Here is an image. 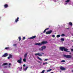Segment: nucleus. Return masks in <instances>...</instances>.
<instances>
[{
  "instance_id": "1",
  "label": "nucleus",
  "mask_w": 73,
  "mask_h": 73,
  "mask_svg": "<svg viewBox=\"0 0 73 73\" xmlns=\"http://www.w3.org/2000/svg\"><path fill=\"white\" fill-rule=\"evenodd\" d=\"M60 49L62 51H65V52H70V51H68V49L67 48H65V47H60Z\"/></svg>"
},
{
  "instance_id": "2",
  "label": "nucleus",
  "mask_w": 73,
  "mask_h": 73,
  "mask_svg": "<svg viewBox=\"0 0 73 73\" xmlns=\"http://www.w3.org/2000/svg\"><path fill=\"white\" fill-rule=\"evenodd\" d=\"M21 61H22V58H20V59L17 60V62L19 64H21Z\"/></svg>"
},
{
  "instance_id": "3",
  "label": "nucleus",
  "mask_w": 73,
  "mask_h": 73,
  "mask_svg": "<svg viewBox=\"0 0 73 73\" xmlns=\"http://www.w3.org/2000/svg\"><path fill=\"white\" fill-rule=\"evenodd\" d=\"M64 57H66V58H71V56L69 55H64Z\"/></svg>"
},
{
  "instance_id": "4",
  "label": "nucleus",
  "mask_w": 73,
  "mask_h": 73,
  "mask_svg": "<svg viewBox=\"0 0 73 73\" xmlns=\"http://www.w3.org/2000/svg\"><path fill=\"white\" fill-rule=\"evenodd\" d=\"M35 45H38V46H41V45H42V42L41 43H37L35 44Z\"/></svg>"
},
{
  "instance_id": "5",
  "label": "nucleus",
  "mask_w": 73,
  "mask_h": 73,
  "mask_svg": "<svg viewBox=\"0 0 73 73\" xmlns=\"http://www.w3.org/2000/svg\"><path fill=\"white\" fill-rule=\"evenodd\" d=\"M19 17H17L15 20V22L16 23H17L18 21H19Z\"/></svg>"
},
{
  "instance_id": "6",
  "label": "nucleus",
  "mask_w": 73,
  "mask_h": 73,
  "mask_svg": "<svg viewBox=\"0 0 73 73\" xmlns=\"http://www.w3.org/2000/svg\"><path fill=\"white\" fill-rule=\"evenodd\" d=\"M28 66H26V68H24V67H23V71L24 72V71H25L26 72L27 71V69H28Z\"/></svg>"
},
{
  "instance_id": "7",
  "label": "nucleus",
  "mask_w": 73,
  "mask_h": 73,
  "mask_svg": "<svg viewBox=\"0 0 73 73\" xmlns=\"http://www.w3.org/2000/svg\"><path fill=\"white\" fill-rule=\"evenodd\" d=\"M52 32V30H50V31H47L46 32V34H50Z\"/></svg>"
},
{
  "instance_id": "8",
  "label": "nucleus",
  "mask_w": 73,
  "mask_h": 73,
  "mask_svg": "<svg viewBox=\"0 0 73 73\" xmlns=\"http://www.w3.org/2000/svg\"><path fill=\"white\" fill-rule=\"evenodd\" d=\"M4 7L5 8H7L8 7V4H5L4 5Z\"/></svg>"
},
{
  "instance_id": "9",
  "label": "nucleus",
  "mask_w": 73,
  "mask_h": 73,
  "mask_svg": "<svg viewBox=\"0 0 73 73\" xmlns=\"http://www.w3.org/2000/svg\"><path fill=\"white\" fill-rule=\"evenodd\" d=\"M47 43H48V42L46 41H43L42 42V44H47Z\"/></svg>"
},
{
  "instance_id": "10",
  "label": "nucleus",
  "mask_w": 73,
  "mask_h": 73,
  "mask_svg": "<svg viewBox=\"0 0 73 73\" xmlns=\"http://www.w3.org/2000/svg\"><path fill=\"white\" fill-rule=\"evenodd\" d=\"M36 36H34L31 37L29 38V39L31 40V39H33V38H36Z\"/></svg>"
},
{
  "instance_id": "11",
  "label": "nucleus",
  "mask_w": 73,
  "mask_h": 73,
  "mask_svg": "<svg viewBox=\"0 0 73 73\" xmlns=\"http://www.w3.org/2000/svg\"><path fill=\"white\" fill-rule=\"evenodd\" d=\"M12 56L11 54H9V57L7 58L8 59H10V58H12Z\"/></svg>"
},
{
  "instance_id": "12",
  "label": "nucleus",
  "mask_w": 73,
  "mask_h": 73,
  "mask_svg": "<svg viewBox=\"0 0 73 73\" xmlns=\"http://www.w3.org/2000/svg\"><path fill=\"white\" fill-rule=\"evenodd\" d=\"M7 56H8V53H5L4 55H3L2 56V57H7Z\"/></svg>"
},
{
  "instance_id": "13",
  "label": "nucleus",
  "mask_w": 73,
  "mask_h": 73,
  "mask_svg": "<svg viewBox=\"0 0 73 73\" xmlns=\"http://www.w3.org/2000/svg\"><path fill=\"white\" fill-rule=\"evenodd\" d=\"M60 69H61V70H65L66 69L65 68H64L62 67H60Z\"/></svg>"
},
{
  "instance_id": "14",
  "label": "nucleus",
  "mask_w": 73,
  "mask_h": 73,
  "mask_svg": "<svg viewBox=\"0 0 73 73\" xmlns=\"http://www.w3.org/2000/svg\"><path fill=\"white\" fill-rule=\"evenodd\" d=\"M46 48V46H44L42 47V50H43L44 49H45Z\"/></svg>"
},
{
  "instance_id": "15",
  "label": "nucleus",
  "mask_w": 73,
  "mask_h": 73,
  "mask_svg": "<svg viewBox=\"0 0 73 73\" xmlns=\"http://www.w3.org/2000/svg\"><path fill=\"white\" fill-rule=\"evenodd\" d=\"M47 64H48V62H47L43 63V65H47Z\"/></svg>"
},
{
  "instance_id": "16",
  "label": "nucleus",
  "mask_w": 73,
  "mask_h": 73,
  "mask_svg": "<svg viewBox=\"0 0 73 73\" xmlns=\"http://www.w3.org/2000/svg\"><path fill=\"white\" fill-rule=\"evenodd\" d=\"M48 29H49V28H47L44 31V33H45V32H46V30H48Z\"/></svg>"
},
{
  "instance_id": "17",
  "label": "nucleus",
  "mask_w": 73,
  "mask_h": 73,
  "mask_svg": "<svg viewBox=\"0 0 73 73\" xmlns=\"http://www.w3.org/2000/svg\"><path fill=\"white\" fill-rule=\"evenodd\" d=\"M37 58H38V59L39 60H40V61H42V59H41V58H40L39 57H37Z\"/></svg>"
},
{
  "instance_id": "18",
  "label": "nucleus",
  "mask_w": 73,
  "mask_h": 73,
  "mask_svg": "<svg viewBox=\"0 0 73 73\" xmlns=\"http://www.w3.org/2000/svg\"><path fill=\"white\" fill-rule=\"evenodd\" d=\"M27 53L25 54V55H24V57L25 58H26V57H27Z\"/></svg>"
},
{
  "instance_id": "19",
  "label": "nucleus",
  "mask_w": 73,
  "mask_h": 73,
  "mask_svg": "<svg viewBox=\"0 0 73 73\" xmlns=\"http://www.w3.org/2000/svg\"><path fill=\"white\" fill-rule=\"evenodd\" d=\"M52 70V69H50L49 70H47V72H50Z\"/></svg>"
},
{
  "instance_id": "20",
  "label": "nucleus",
  "mask_w": 73,
  "mask_h": 73,
  "mask_svg": "<svg viewBox=\"0 0 73 73\" xmlns=\"http://www.w3.org/2000/svg\"><path fill=\"white\" fill-rule=\"evenodd\" d=\"M8 65V64L7 63H5L3 64V65L5 66V65Z\"/></svg>"
},
{
  "instance_id": "21",
  "label": "nucleus",
  "mask_w": 73,
  "mask_h": 73,
  "mask_svg": "<svg viewBox=\"0 0 73 73\" xmlns=\"http://www.w3.org/2000/svg\"><path fill=\"white\" fill-rule=\"evenodd\" d=\"M13 46H15V47L16 48L17 46V44H14L13 45Z\"/></svg>"
},
{
  "instance_id": "22",
  "label": "nucleus",
  "mask_w": 73,
  "mask_h": 73,
  "mask_svg": "<svg viewBox=\"0 0 73 73\" xmlns=\"http://www.w3.org/2000/svg\"><path fill=\"white\" fill-rule=\"evenodd\" d=\"M70 1V0H67L66 1L65 3H69Z\"/></svg>"
},
{
  "instance_id": "23",
  "label": "nucleus",
  "mask_w": 73,
  "mask_h": 73,
  "mask_svg": "<svg viewBox=\"0 0 73 73\" xmlns=\"http://www.w3.org/2000/svg\"><path fill=\"white\" fill-rule=\"evenodd\" d=\"M60 40L61 41H64V38H61Z\"/></svg>"
},
{
  "instance_id": "24",
  "label": "nucleus",
  "mask_w": 73,
  "mask_h": 73,
  "mask_svg": "<svg viewBox=\"0 0 73 73\" xmlns=\"http://www.w3.org/2000/svg\"><path fill=\"white\" fill-rule=\"evenodd\" d=\"M38 56H42V54L40 53H38Z\"/></svg>"
},
{
  "instance_id": "25",
  "label": "nucleus",
  "mask_w": 73,
  "mask_h": 73,
  "mask_svg": "<svg viewBox=\"0 0 73 73\" xmlns=\"http://www.w3.org/2000/svg\"><path fill=\"white\" fill-rule=\"evenodd\" d=\"M22 67H21L20 68H19V70H20V71H21V70H22Z\"/></svg>"
},
{
  "instance_id": "26",
  "label": "nucleus",
  "mask_w": 73,
  "mask_h": 73,
  "mask_svg": "<svg viewBox=\"0 0 73 73\" xmlns=\"http://www.w3.org/2000/svg\"><path fill=\"white\" fill-rule=\"evenodd\" d=\"M56 37L57 38L60 37V35H58L56 36Z\"/></svg>"
},
{
  "instance_id": "27",
  "label": "nucleus",
  "mask_w": 73,
  "mask_h": 73,
  "mask_svg": "<svg viewBox=\"0 0 73 73\" xmlns=\"http://www.w3.org/2000/svg\"><path fill=\"white\" fill-rule=\"evenodd\" d=\"M69 25H70L71 26H72V23L71 22H70L69 23Z\"/></svg>"
},
{
  "instance_id": "28",
  "label": "nucleus",
  "mask_w": 73,
  "mask_h": 73,
  "mask_svg": "<svg viewBox=\"0 0 73 73\" xmlns=\"http://www.w3.org/2000/svg\"><path fill=\"white\" fill-rule=\"evenodd\" d=\"M39 50L42 51V48L41 47V48H39Z\"/></svg>"
},
{
  "instance_id": "29",
  "label": "nucleus",
  "mask_w": 73,
  "mask_h": 73,
  "mask_svg": "<svg viewBox=\"0 0 73 73\" xmlns=\"http://www.w3.org/2000/svg\"><path fill=\"white\" fill-rule=\"evenodd\" d=\"M23 61L25 62H26V59H25V58L24 59H23Z\"/></svg>"
},
{
  "instance_id": "30",
  "label": "nucleus",
  "mask_w": 73,
  "mask_h": 73,
  "mask_svg": "<svg viewBox=\"0 0 73 73\" xmlns=\"http://www.w3.org/2000/svg\"><path fill=\"white\" fill-rule=\"evenodd\" d=\"M61 62H65V60H63L62 61H61Z\"/></svg>"
},
{
  "instance_id": "31",
  "label": "nucleus",
  "mask_w": 73,
  "mask_h": 73,
  "mask_svg": "<svg viewBox=\"0 0 73 73\" xmlns=\"http://www.w3.org/2000/svg\"><path fill=\"white\" fill-rule=\"evenodd\" d=\"M18 38L19 39V41H20V40H21V37L20 36H19V37Z\"/></svg>"
},
{
  "instance_id": "32",
  "label": "nucleus",
  "mask_w": 73,
  "mask_h": 73,
  "mask_svg": "<svg viewBox=\"0 0 73 73\" xmlns=\"http://www.w3.org/2000/svg\"><path fill=\"white\" fill-rule=\"evenodd\" d=\"M35 56H38V53H36L35 54Z\"/></svg>"
},
{
  "instance_id": "33",
  "label": "nucleus",
  "mask_w": 73,
  "mask_h": 73,
  "mask_svg": "<svg viewBox=\"0 0 73 73\" xmlns=\"http://www.w3.org/2000/svg\"><path fill=\"white\" fill-rule=\"evenodd\" d=\"M44 72H45V70H43L41 73H44Z\"/></svg>"
},
{
  "instance_id": "34",
  "label": "nucleus",
  "mask_w": 73,
  "mask_h": 73,
  "mask_svg": "<svg viewBox=\"0 0 73 73\" xmlns=\"http://www.w3.org/2000/svg\"><path fill=\"white\" fill-rule=\"evenodd\" d=\"M65 36V35L64 34H62L61 35V36Z\"/></svg>"
},
{
  "instance_id": "35",
  "label": "nucleus",
  "mask_w": 73,
  "mask_h": 73,
  "mask_svg": "<svg viewBox=\"0 0 73 73\" xmlns=\"http://www.w3.org/2000/svg\"><path fill=\"white\" fill-rule=\"evenodd\" d=\"M52 36L53 37H55V35H52Z\"/></svg>"
},
{
  "instance_id": "36",
  "label": "nucleus",
  "mask_w": 73,
  "mask_h": 73,
  "mask_svg": "<svg viewBox=\"0 0 73 73\" xmlns=\"http://www.w3.org/2000/svg\"><path fill=\"white\" fill-rule=\"evenodd\" d=\"M64 4L65 5H67V4H68V3H64Z\"/></svg>"
},
{
  "instance_id": "37",
  "label": "nucleus",
  "mask_w": 73,
  "mask_h": 73,
  "mask_svg": "<svg viewBox=\"0 0 73 73\" xmlns=\"http://www.w3.org/2000/svg\"><path fill=\"white\" fill-rule=\"evenodd\" d=\"M5 49H9V47H6Z\"/></svg>"
},
{
  "instance_id": "38",
  "label": "nucleus",
  "mask_w": 73,
  "mask_h": 73,
  "mask_svg": "<svg viewBox=\"0 0 73 73\" xmlns=\"http://www.w3.org/2000/svg\"><path fill=\"white\" fill-rule=\"evenodd\" d=\"M38 63H40V64H41V62L40 61H38Z\"/></svg>"
},
{
  "instance_id": "39",
  "label": "nucleus",
  "mask_w": 73,
  "mask_h": 73,
  "mask_svg": "<svg viewBox=\"0 0 73 73\" xmlns=\"http://www.w3.org/2000/svg\"><path fill=\"white\" fill-rule=\"evenodd\" d=\"M44 61H48V59H45Z\"/></svg>"
},
{
  "instance_id": "40",
  "label": "nucleus",
  "mask_w": 73,
  "mask_h": 73,
  "mask_svg": "<svg viewBox=\"0 0 73 73\" xmlns=\"http://www.w3.org/2000/svg\"><path fill=\"white\" fill-rule=\"evenodd\" d=\"M23 40H25V37H23Z\"/></svg>"
},
{
  "instance_id": "41",
  "label": "nucleus",
  "mask_w": 73,
  "mask_h": 73,
  "mask_svg": "<svg viewBox=\"0 0 73 73\" xmlns=\"http://www.w3.org/2000/svg\"><path fill=\"white\" fill-rule=\"evenodd\" d=\"M42 54H43V55L44 54V53H42Z\"/></svg>"
},
{
  "instance_id": "42",
  "label": "nucleus",
  "mask_w": 73,
  "mask_h": 73,
  "mask_svg": "<svg viewBox=\"0 0 73 73\" xmlns=\"http://www.w3.org/2000/svg\"><path fill=\"white\" fill-rule=\"evenodd\" d=\"M23 66L24 67L25 66V64H24L23 65Z\"/></svg>"
},
{
  "instance_id": "43",
  "label": "nucleus",
  "mask_w": 73,
  "mask_h": 73,
  "mask_svg": "<svg viewBox=\"0 0 73 73\" xmlns=\"http://www.w3.org/2000/svg\"><path fill=\"white\" fill-rule=\"evenodd\" d=\"M9 65H11V63H9Z\"/></svg>"
},
{
  "instance_id": "44",
  "label": "nucleus",
  "mask_w": 73,
  "mask_h": 73,
  "mask_svg": "<svg viewBox=\"0 0 73 73\" xmlns=\"http://www.w3.org/2000/svg\"><path fill=\"white\" fill-rule=\"evenodd\" d=\"M7 68V66H6L5 67H4L5 68Z\"/></svg>"
},
{
  "instance_id": "45",
  "label": "nucleus",
  "mask_w": 73,
  "mask_h": 73,
  "mask_svg": "<svg viewBox=\"0 0 73 73\" xmlns=\"http://www.w3.org/2000/svg\"><path fill=\"white\" fill-rule=\"evenodd\" d=\"M71 51H73V49H71Z\"/></svg>"
},
{
  "instance_id": "46",
  "label": "nucleus",
  "mask_w": 73,
  "mask_h": 73,
  "mask_svg": "<svg viewBox=\"0 0 73 73\" xmlns=\"http://www.w3.org/2000/svg\"><path fill=\"white\" fill-rule=\"evenodd\" d=\"M1 19V17H0V20Z\"/></svg>"
},
{
  "instance_id": "47",
  "label": "nucleus",
  "mask_w": 73,
  "mask_h": 73,
  "mask_svg": "<svg viewBox=\"0 0 73 73\" xmlns=\"http://www.w3.org/2000/svg\"><path fill=\"white\" fill-rule=\"evenodd\" d=\"M56 1H54L55 2Z\"/></svg>"
},
{
  "instance_id": "48",
  "label": "nucleus",
  "mask_w": 73,
  "mask_h": 73,
  "mask_svg": "<svg viewBox=\"0 0 73 73\" xmlns=\"http://www.w3.org/2000/svg\"><path fill=\"white\" fill-rule=\"evenodd\" d=\"M72 41L73 42V40H72Z\"/></svg>"
},
{
  "instance_id": "49",
  "label": "nucleus",
  "mask_w": 73,
  "mask_h": 73,
  "mask_svg": "<svg viewBox=\"0 0 73 73\" xmlns=\"http://www.w3.org/2000/svg\"><path fill=\"white\" fill-rule=\"evenodd\" d=\"M27 39H29V38H28Z\"/></svg>"
}]
</instances>
